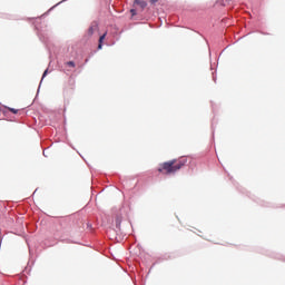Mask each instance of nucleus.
<instances>
[{
    "label": "nucleus",
    "instance_id": "nucleus-1",
    "mask_svg": "<svg viewBox=\"0 0 285 285\" xmlns=\"http://www.w3.org/2000/svg\"><path fill=\"white\" fill-rule=\"evenodd\" d=\"M55 8H57V6L50 8L48 12H51V10H55ZM48 12H46L41 17L36 18V21L33 22L39 40L41 41V43H45V46H48V41H50V35H52V31L50 30V28H48V24H46V22L39 23L38 21H41L42 17L48 16Z\"/></svg>",
    "mask_w": 285,
    "mask_h": 285
},
{
    "label": "nucleus",
    "instance_id": "nucleus-2",
    "mask_svg": "<svg viewBox=\"0 0 285 285\" xmlns=\"http://www.w3.org/2000/svg\"><path fill=\"white\" fill-rule=\"evenodd\" d=\"M186 164H188V158L186 156L180 157L178 160L173 159L165 161L159 165L158 173L165 171V175H175V173H177V170H181Z\"/></svg>",
    "mask_w": 285,
    "mask_h": 285
},
{
    "label": "nucleus",
    "instance_id": "nucleus-3",
    "mask_svg": "<svg viewBox=\"0 0 285 285\" xmlns=\"http://www.w3.org/2000/svg\"><path fill=\"white\" fill-rule=\"evenodd\" d=\"M124 207L120 208V213L116 215L115 218V225H116V230H121V222H124Z\"/></svg>",
    "mask_w": 285,
    "mask_h": 285
},
{
    "label": "nucleus",
    "instance_id": "nucleus-4",
    "mask_svg": "<svg viewBox=\"0 0 285 285\" xmlns=\"http://www.w3.org/2000/svg\"><path fill=\"white\" fill-rule=\"evenodd\" d=\"M95 30H99V23L97 21H92L91 24L89 26L85 37L89 39V37H92L95 35Z\"/></svg>",
    "mask_w": 285,
    "mask_h": 285
},
{
    "label": "nucleus",
    "instance_id": "nucleus-5",
    "mask_svg": "<svg viewBox=\"0 0 285 285\" xmlns=\"http://www.w3.org/2000/svg\"><path fill=\"white\" fill-rule=\"evenodd\" d=\"M134 6H139L141 10H146L148 2L146 0H134Z\"/></svg>",
    "mask_w": 285,
    "mask_h": 285
},
{
    "label": "nucleus",
    "instance_id": "nucleus-6",
    "mask_svg": "<svg viewBox=\"0 0 285 285\" xmlns=\"http://www.w3.org/2000/svg\"><path fill=\"white\" fill-rule=\"evenodd\" d=\"M108 33L105 32L102 33L100 37H99V40H98V50H101L104 48V41H106V36Z\"/></svg>",
    "mask_w": 285,
    "mask_h": 285
},
{
    "label": "nucleus",
    "instance_id": "nucleus-7",
    "mask_svg": "<svg viewBox=\"0 0 285 285\" xmlns=\"http://www.w3.org/2000/svg\"><path fill=\"white\" fill-rule=\"evenodd\" d=\"M65 66H66L67 68H75V67H76V63H75L73 60H69V61H67V62L65 63Z\"/></svg>",
    "mask_w": 285,
    "mask_h": 285
},
{
    "label": "nucleus",
    "instance_id": "nucleus-8",
    "mask_svg": "<svg viewBox=\"0 0 285 285\" xmlns=\"http://www.w3.org/2000/svg\"><path fill=\"white\" fill-rule=\"evenodd\" d=\"M4 108H6V110H9V112H12V115H17L19 112V109H14L12 107H6L4 106Z\"/></svg>",
    "mask_w": 285,
    "mask_h": 285
},
{
    "label": "nucleus",
    "instance_id": "nucleus-9",
    "mask_svg": "<svg viewBox=\"0 0 285 285\" xmlns=\"http://www.w3.org/2000/svg\"><path fill=\"white\" fill-rule=\"evenodd\" d=\"M232 2H233V0H220V1H218V3H219L220 6H224V7L228 6V4L232 3Z\"/></svg>",
    "mask_w": 285,
    "mask_h": 285
},
{
    "label": "nucleus",
    "instance_id": "nucleus-10",
    "mask_svg": "<svg viewBox=\"0 0 285 285\" xmlns=\"http://www.w3.org/2000/svg\"><path fill=\"white\" fill-rule=\"evenodd\" d=\"M95 55H97V50L91 51V52L89 53V57L85 59V63H88V62L90 61V58H91V57H95Z\"/></svg>",
    "mask_w": 285,
    "mask_h": 285
},
{
    "label": "nucleus",
    "instance_id": "nucleus-11",
    "mask_svg": "<svg viewBox=\"0 0 285 285\" xmlns=\"http://www.w3.org/2000/svg\"><path fill=\"white\" fill-rule=\"evenodd\" d=\"M49 72H50V70L48 68L43 71L42 77H41V81H40V86L43 82V79H46V77H48Z\"/></svg>",
    "mask_w": 285,
    "mask_h": 285
},
{
    "label": "nucleus",
    "instance_id": "nucleus-12",
    "mask_svg": "<svg viewBox=\"0 0 285 285\" xmlns=\"http://www.w3.org/2000/svg\"><path fill=\"white\" fill-rule=\"evenodd\" d=\"M131 17H137V9L132 8L130 9Z\"/></svg>",
    "mask_w": 285,
    "mask_h": 285
},
{
    "label": "nucleus",
    "instance_id": "nucleus-13",
    "mask_svg": "<svg viewBox=\"0 0 285 285\" xmlns=\"http://www.w3.org/2000/svg\"><path fill=\"white\" fill-rule=\"evenodd\" d=\"M213 81L214 83H217V75L215 72H212Z\"/></svg>",
    "mask_w": 285,
    "mask_h": 285
},
{
    "label": "nucleus",
    "instance_id": "nucleus-14",
    "mask_svg": "<svg viewBox=\"0 0 285 285\" xmlns=\"http://www.w3.org/2000/svg\"><path fill=\"white\" fill-rule=\"evenodd\" d=\"M213 137H215V121L212 122Z\"/></svg>",
    "mask_w": 285,
    "mask_h": 285
},
{
    "label": "nucleus",
    "instance_id": "nucleus-15",
    "mask_svg": "<svg viewBox=\"0 0 285 285\" xmlns=\"http://www.w3.org/2000/svg\"><path fill=\"white\" fill-rule=\"evenodd\" d=\"M159 0H149V3H151V6H155V3H157Z\"/></svg>",
    "mask_w": 285,
    "mask_h": 285
},
{
    "label": "nucleus",
    "instance_id": "nucleus-16",
    "mask_svg": "<svg viewBox=\"0 0 285 285\" xmlns=\"http://www.w3.org/2000/svg\"><path fill=\"white\" fill-rule=\"evenodd\" d=\"M66 1H68V0H62V1L58 2L56 6H60V3H63Z\"/></svg>",
    "mask_w": 285,
    "mask_h": 285
},
{
    "label": "nucleus",
    "instance_id": "nucleus-17",
    "mask_svg": "<svg viewBox=\"0 0 285 285\" xmlns=\"http://www.w3.org/2000/svg\"><path fill=\"white\" fill-rule=\"evenodd\" d=\"M41 85H39L38 92L40 91Z\"/></svg>",
    "mask_w": 285,
    "mask_h": 285
},
{
    "label": "nucleus",
    "instance_id": "nucleus-18",
    "mask_svg": "<svg viewBox=\"0 0 285 285\" xmlns=\"http://www.w3.org/2000/svg\"><path fill=\"white\" fill-rule=\"evenodd\" d=\"M212 108H213V110H215V106L212 104Z\"/></svg>",
    "mask_w": 285,
    "mask_h": 285
},
{
    "label": "nucleus",
    "instance_id": "nucleus-19",
    "mask_svg": "<svg viewBox=\"0 0 285 285\" xmlns=\"http://www.w3.org/2000/svg\"><path fill=\"white\" fill-rule=\"evenodd\" d=\"M2 112H3V115H6V112H8V111H6V110H2Z\"/></svg>",
    "mask_w": 285,
    "mask_h": 285
},
{
    "label": "nucleus",
    "instance_id": "nucleus-20",
    "mask_svg": "<svg viewBox=\"0 0 285 285\" xmlns=\"http://www.w3.org/2000/svg\"><path fill=\"white\" fill-rule=\"evenodd\" d=\"M43 156H45V157H47V154H46V151H43Z\"/></svg>",
    "mask_w": 285,
    "mask_h": 285
},
{
    "label": "nucleus",
    "instance_id": "nucleus-21",
    "mask_svg": "<svg viewBox=\"0 0 285 285\" xmlns=\"http://www.w3.org/2000/svg\"><path fill=\"white\" fill-rule=\"evenodd\" d=\"M35 193H37V189L33 191V195H35Z\"/></svg>",
    "mask_w": 285,
    "mask_h": 285
}]
</instances>
